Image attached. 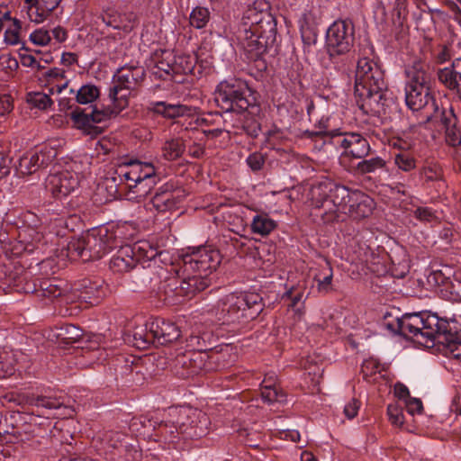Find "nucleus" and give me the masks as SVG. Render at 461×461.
Returning <instances> with one entry per match:
<instances>
[{"label": "nucleus", "instance_id": "nucleus-1", "mask_svg": "<svg viewBox=\"0 0 461 461\" xmlns=\"http://www.w3.org/2000/svg\"><path fill=\"white\" fill-rule=\"evenodd\" d=\"M315 214L324 223L343 221L348 215L361 220L372 214L374 200L360 190H351L345 185L321 183L312 189Z\"/></svg>", "mask_w": 461, "mask_h": 461}, {"label": "nucleus", "instance_id": "nucleus-30", "mask_svg": "<svg viewBox=\"0 0 461 461\" xmlns=\"http://www.w3.org/2000/svg\"><path fill=\"white\" fill-rule=\"evenodd\" d=\"M131 248L133 257L137 259V264L153 260L158 255V248L148 240H139L131 245Z\"/></svg>", "mask_w": 461, "mask_h": 461}, {"label": "nucleus", "instance_id": "nucleus-20", "mask_svg": "<svg viewBox=\"0 0 461 461\" xmlns=\"http://www.w3.org/2000/svg\"><path fill=\"white\" fill-rule=\"evenodd\" d=\"M120 240L119 249L111 258L109 266L113 272L126 273L137 266V259L133 257L131 245H122L123 240Z\"/></svg>", "mask_w": 461, "mask_h": 461}, {"label": "nucleus", "instance_id": "nucleus-21", "mask_svg": "<svg viewBox=\"0 0 461 461\" xmlns=\"http://www.w3.org/2000/svg\"><path fill=\"white\" fill-rule=\"evenodd\" d=\"M52 192L66 196L78 186V174L68 170L52 175L49 178Z\"/></svg>", "mask_w": 461, "mask_h": 461}, {"label": "nucleus", "instance_id": "nucleus-57", "mask_svg": "<svg viewBox=\"0 0 461 461\" xmlns=\"http://www.w3.org/2000/svg\"><path fill=\"white\" fill-rule=\"evenodd\" d=\"M360 402L356 399H351L345 406H344V414L345 416L352 420L354 419L359 411Z\"/></svg>", "mask_w": 461, "mask_h": 461}, {"label": "nucleus", "instance_id": "nucleus-25", "mask_svg": "<svg viewBox=\"0 0 461 461\" xmlns=\"http://www.w3.org/2000/svg\"><path fill=\"white\" fill-rule=\"evenodd\" d=\"M155 67L158 68L156 74L161 77L162 73L170 75L172 73H179L180 68L177 65L176 58L170 50H160L156 52L154 56Z\"/></svg>", "mask_w": 461, "mask_h": 461}, {"label": "nucleus", "instance_id": "nucleus-46", "mask_svg": "<svg viewBox=\"0 0 461 461\" xmlns=\"http://www.w3.org/2000/svg\"><path fill=\"white\" fill-rule=\"evenodd\" d=\"M301 37L305 45L312 46L316 43L317 34L306 23V14L300 20Z\"/></svg>", "mask_w": 461, "mask_h": 461}, {"label": "nucleus", "instance_id": "nucleus-59", "mask_svg": "<svg viewBox=\"0 0 461 461\" xmlns=\"http://www.w3.org/2000/svg\"><path fill=\"white\" fill-rule=\"evenodd\" d=\"M264 162V158L259 153H253L247 158L249 167L254 171L259 170L263 167Z\"/></svg>", "mask_w": 461, "mask_h": 461}, {"label": "nucleus", "instance_id": "nucleus-43", "mask_svg": "<svg viewBox=\"0 0 461 461\" xmlns=\"http://www.w3.org/2000/svg\"><path fill=\"white\" fill-rule=\"evenodd\" d=\"M6 23L9 25L5 32V41L11 45L17 44L20 41L21 22L11 17V21H6Z\"/></svg>", "mask_w": 461, "mask_h": 461}, {"label": "nucleus", "instance_id": "nucleus-13", "mask_svg": "<svg viewBox=\"0 0 461 461\" xmlns=\"http://www.w3.org/2000/svg\"><path fill=\"white\" fill-rule=\"evenodd\" d=\"M355 27L350 20L334 21L326 32V48L330 57L348 53L354 46Z\"/></svg>", "mask_w": 461, "mask_h": 461}, {"label": "nucleus", "instance_id": "nucleus-40", "mask_svg": "<svg viewBox=\"0 0 461 461\" xmlns=\"http://www.w3.org/2000/svg\"><path fill=\"white\" fill-rule=\"evenodd\" d=\"M161 149L166 159L175 160L183 154L184 145L180 139H169L164 142Z\"/></svg>", "mask_w": 461, "mask_h": 461}, {"label": "nucleus", "instance_id": "nucleus-42", "mask_svg": "<svg viewBox=\"0 0 461 461\" xmlns=\"http://www.w3.org/2000/svg\"><path fill=\"white\" fill-rule=\"evenodd\" d=\"M210 20V11L206 7L196 6L190 14V24L196 29L204 28Z\"/></svg>", "mask_w": 461, "mask_h": 461}, {"label": "nucleus", "instance_id": "nucleus-45", "mask_svg": "<svg viewBox=\"0 0 461 461\" xmlns=\"http://www.w3.org/2000/svg\"><path fill=\"white\" fill-rule=\"evenodd\" d=\"M264 13L259 11L257 6L249 5L243 14L245 24H249V28H257V25L263 20Z\"/></svg>", "mask_w": 461, "mask_h": 461}, {"label": "nucleus", "instance_id": "nucleus-6", "mask_svg": "<svg viewBox=\"0 0 461 461\" xmlns=\"http://www.w3.org/2000/svg\"><path fill=\"white\" fill-rule=\"evenodd\" d=\"M386 85L380 67L367 58L359 59L355 75V95L366 113H380Z\"/></svg>", "mask_w": 461, "mask_h": 461}, {"label": "nucleus", "instance_id": "nucleus-23", "mask_svg": "<svg viewBox=\"0 0 461 461\" xmlns=\"http://www.w3.org/2000/svg\"><path fill=\"white\" fill-rule=\"evenodd\" d=\"M150 109L167 119L190 116L194 113V109L191 106L181 104H167L166 102L151 103Z\"/></svg>", "mask_w": 461, "mask_h": 461}, {"label": "nucleus", "instance_id": "nucleus-41", "mask_svg": "<svg viewBox=\"0 0 461 461\" xmlns=\"http://www.w3.org/2000/svg\"><path fill=\"white\" fill-rule=\"evenodd\" d=\"M385 166V161L381 157H374L359 161L356 166L357 174L366 175L375 173Z\"/></svg>", "mask_w": 461, "mask_h": 461}, {"label": "nucleus", "instance_id": "nucleus-36", "mask_svg": "<svg viewBox=\"0 0 461 461\" xmlns=\"http://www.w3.org/2000/svg\"><path fill=\"white\" fill-rule=\"evenodd\" d=\"M69 92L76 95V100L80 104H91L100 95L99 89L93 84L83 85L77 91L71 88Z\"/></svg>", "mask_w": 461, "mask_h": 461}, {"label": "nucleus", "instance_id": "nucleus-58", "mask_svg": "<svg viewBox=\"0 0 461 461\" xmlns=\"http://www.w3.org/2000/svg\"><path fill=\"white\" fill-rule=\"evenodd\" d=\"M407 411L411 415H414L415 413H420L422 411V402L418 398H408L406 402H404Z\"/></svg>", "mask_w": 461, "mask_h": 461}, {"label": "nucleus", "instance_id": "nucleus-2", "mask_svg": "<svg viewBox=\"0 0 461 461\" xmlns=\"http://www.w3.org/2000/svg\"><path fill=\"white\" fill-rule=\"evenodd\" d=\"M221 259L219 250L210 246L189 249L171 267L170 272L176 276L170 280L168 287L178 296L204 290L210 284L209 276L219 267Z\"/></svg>", "mask_w": 461, "mask_h": 461}, {"label": "nucleus", "instance_id": "nucleus-37", "mask_svg": "<svg viewBox=\"0 0 461 461\" xmlns=\"http://www.w3.org/2000/svg\"><path fill=\"white\" fill-rule=\"evenodd\" d=\"M105 294L106 288L103 285L89 283L80 293L79 298L90 304H96Z\"/></svg>", "mask_w": 461, "mask_h": 461}, {"label": "nucleus", "instance_id": "nucleus-7", "mask_svg": "<svg viewBox=\"0 0 461 461\" xmlns=\"http://www.w3.org/2000/svg\"><path fill=\"white\" fill-rule=\"evenodd\" d=\"M263 310L258 294L234 292L223 296L217 303L216 317L223 324L253 320Z\"/></svg>", "mask_w": 461, "mask_h": 461}, {"label": "nucleus", "instance_id": "nucleus-53", "mask_svg": "<svg viewBox=\"0 0 461 461\" xmlns=\"http://www.w3.org/2000/svg\"><path fill=\"white\" fill-rule=\"evenodd\" d=\"M387 413L391 422L397 427L403 424V413L401 408L395 404H390L387 408Z\"/></svg>", "mask_w": 461, "mask_h": 461}, {"label": "nucleus", "instance_id": "nucleus-61", "mask_svg": "<svg viewBox=\"0 0 461 461\" xmlns=\"http://www.w3.org/2000/svg\"><path fill=\"white\" fill-rule=\"evenodd\" d=\"M447 350L449 357L457 359L461 362V341L449 342Z\"/></svg>", "mask_w": 461, "mask_h": 461}, {"label": "nucleus", "instance_id": "nucleus-39", "mask_svg": "<svg viewBox=\"0 0 461 461\" xmlns=\"http://www.w3.org/2000/svg\"><path fill=\"white\" fill-rule=\"evenodd\" d=\"M84 241L83 234L79 238L71 240L67 245V257L72 260L79 258L83 260H88Z\"/></svg>", "mask_w": 461, "mask_h": 461}, {"label": "nucleus", "instance_id": "nucleus-27", "mask_svg": "<svg viewBox=\"0 0 461 461\" xmlns=\"http://www.w3.org/2000/svg\"><path fill=\"white\" fill-rule=\"evenodd\" d=\"M277 227V222L266 212H259L253 216L250 229L254 234L266 237Z\"/></svg>", "mask_w": 461, "mask_h": 461}, {"label": "nucleus", "instance_id": "nucleus-9", "mask_svg": "<svg viewBox=\"0 0 461 461\" xmlns=\"http://www.w3.org/2000/svg\"><path fill=\"white\" fill-rule=\"evenodd\" d=\"M127 228V223H118L92 229L84 233L88 260L102 258L111 249L118 247L120 240L128 239L124 231Z\"/></svg>", "mask_w": 461, "mask_h": 461}, {"label": "nucleus", "instance_id": "nucleus-47", "mask_svg": "<svg viewBox=\"0 0 461 461\" xmlns=\"http://www.w3.org/2000/svg\"><path fill=\"white\" fill-rule=\"evenodd\" d=\"M185 348L188 353L205 352L207 350L204 337L199 335H191L185 341Z\"/></svg>", "mask_w": 461, "mask_h": 461}, {"label": "nucleus", "instance_id": "nucleus-62", "mask_svg": "<svg viewBox=\"0 0 461 461\" xmlns=\"http://www.w3.org/2000/svg\"><path fill=\"white\" fill-rule=\"evenodd\" d=\"M13 110V102L10 95H0V116H5Z\"/></svg>", "mask_w": 461, "mask_h": 461}, {"label": "nucleus", "instance_id": "nucleus-34", "mask_svg": "<svg viewBox=\"0 0 461 461\" xmlns=\"http://www.w3.org/2000/svg\"><path fill=\"white\" fill-rule=\"evenodd\" d=\"M455 271L449 266H442L438 269L433 270L428 276L429 283H433L435 285H442L447 291H449L451 281Z\"/></svg>", "mask_w": 461, "mask_h": 461}, {"label": "nucleus", "instance_id": "nucleus-26", "mask_svg": "<svg viewBox=\"0 0 461 461\" xmlns=\"http://www.w3.org/2000/svg\"><path fill=\"white\" fill-rule=\"evenodd\" d=\"M206 357L205 352H192L179 357L177 362L187 369L188 375H194L206 367Z\"/></svg>", "mask_w": 461, "mask_h": 461}, {"label": "nucleus", "instance_id": "nucleus-17", "mask_svg": "<svg viewBox=\"0 0 461 461\" xmlns=\"http://www.w3.org/2000/svg\"><path fill=\"white\" fill-rule=\"evenodd\" d=\"M103 445L106 452L113 455L123 456L127 461L136 460L140 456L139 451L134 446L125 442V436L119 431H108L103 437Z\"/></svg>", "mask_w": 461, "mask_h": 461}, {"label": "nucleus", "instance_id": "nucleus-64", "mask_svg": "<svg viewBox=\"0 0 461 461\" xmlns=\"http://www.w3.org/2000/svg\"><path fill=\"white\" fill-rule=\"evenodd\" d=\"M394 394L397 398L402 400L403 402H406L408 398H411L408 387L401 383L395 384Z\"/></svg>", "mask_w": 461, "mask_h": 461}, {"label": "nucleus", "instance_id": "nucleus-60", "mask_svg": "<svg viewBox=\"0 0 461 461\" xmlns=\"http://www.w3.org/2000/svg\"><path fill=\"white\" fill-rule=\"evenodd\" d=\"M422 175L428 181H436L441 177L440 168L437 166H429L424 167Z\"/></svg>", "mask_w": 461, "mask_h": 461}, {"label": "nucleus", "instance_id": "nucleus-8", "mask_svg": "<svg viewBox=\"0 0 461 461\" xmlns=\"http://www.w3.org/2000/svg\"><path fill=\"white\" fill-rule=\"evenodd\" d=\"M144 74L143 68L135 65H124L116 70L109 91L113 113L118 114L128 106L130 94L140 85Z\"/></svg>", "mask_w": 461, "mask_h": 461}, {"label": "nucleus", "instance_id": "nucleus-15", "mask_svg": "<svg viewBox=\"0 0 461 461\" xmlns=\"http://www.w3.org/2000/svg\"><path fill=\"white\" fill-rule=\"evenodd\" d=\"M111 115H116L113 113V107L108 110L92 109L91 111L77 108L70 113V119L73 126L87 135H96L99 133L97 123L108 119Z\"/></svg>", "mask_w": 461, "mask_h": 461}, {"label": "nucleus", "instance_id": "nucleus-38", "mask_svg": "<svg viewBox=\"0 0 461 461\" xmlns=\"http://www.w3.org/2000/svg\"><path fill=\"white\" fill-rule=\"evenodd\" d=\"M261 397L264 402L267 403L272 402H285V395L283 391L279 390L276 384L272 383H268V381L264 379Z\"/></svg>", "mask_w": 461, "mask_h": 461}, {"label": "nucleus", "instance_id": "nucleus-49", "mask_svg": "<svg viewBox=\"0 0 461 461\" xmlns=\"http://www.w3.org/2000/svg\"><path fill=\"white\" fill-rule=\"evenodd\" d=\"M294 287H290L283 295V298H290L291 299V304L290 306L293 307L295 311V312L299 315L303 313L301 307H297L299 303L302 305L304 303L303 299V292H298L295 294H294Z\"/></svg>", "mask_w": 461, "mask_h": 461}, {"label": "nucleus", "instance_id": "nucleus-44", "mask_svg": "<svg viewBox=\"0 0 461 461\" xmlns=\"http://www.w3.org/2000/svg\"><path fill=\"white\" fill-rule=\"evenodd\" d=\"M333 277V271L329 262H325V269L323 275L319 274L314 276L318 283V290L321 293H328L330 290V285Z\"/></svg>", "mask_w": 461, "mask_h": 461}, {"label": "nucleus", "instance_id": "nucleus-4", "mask_svg": "<svg viewBox=\"0 0 461 461\" xmlns=\"http://www.w3.org/2000/svg\"><path fill=\"white\" fill-rule=\"evenodd\" d=\"M381 325L394 334L404 337H420L426 346H432L438 336L448 332L449 323L436 313L420 312L400 315L399 310L393 309L383 313Z\"/></svg>", "mask_w": 461, "mask_h": 461}, {"label": "nucleus", "instance_id": "nucleus-55", "mask_svg": "<svg viewBox=\"0 0 461 461\" xmlns=\"http://www.w3.org/2000/svg\"><path fill=\"white\" fill-rule=\"evenodd\" d=\"M448 292L461 301V270L455 271Z\"/></svg>", "mask_w": 461, "mask_h": 461}, {"label": "nucleus", "instance_id": "nucleus-12", "mask_svg": "<svg viewBox=\"0 0 461 461\" xmlns=\"http://www.w3.org/2000/svg\"><path fill=\"white\" fill-rule=\"evenodd\" d=\"M51 59L52 57L50 53L41 56L40 51L31 50V80H37L40 86H51L49 88L50 94H53L55 90L57 93H60L67 87L68 82L58 83L60 78H63L64 72L58 68L48 67L47 64Z\"/></svg>", "mask_w": 461, "mask_h": 461}, {"label": "nucleus", "instance_id": "nucleus-48", "mask_svg": "<svg viewBox=\"0 0 461 461\" xmlns=\"http://www.w3.org/2000/svg\"><path fill=\"white\" fill-rule=\"evenodd\" d=\"M52 101L48 94L40 92H31V107H36L41 110H46L50 107Z\"/></svg>", "mask_w": 461, "mask_h": 461}, {"label": "nucleus", "instance_id": "nucleus-56", "mask_svg": "<svg viewBox=\"0 0 461 461\" xmlns=\"http://www.w3.org/2000/svg\"><path fill=\"white\" fill-rule=\"evenodd\" d=\"M415 218L421 221H432L436 216L434 212L428 207H419L413 212Z\"/></svg>", "mask_w": 461, "mask_h": 461}, {"label": "nucleus", "instance_id": "nucleus-5", "mask_svg": "<svg viewBox=\"0 0 461 461\" xmlns=\"http://www.w3.org/2000/svg\"><path fill=\"white\" fill-rule=\"evenodd\" d=\"M169 420L155 424V435L166 442H175L183 438H197L208 432L210 420L200 410L188 406L171 407L168 410Z\"/></svg>", "mask_w": 461, "mask_h": 461}, {"label": "nucleus", "instance_id": "nucleus-35", "mask_svg": "<svg viewBox=\"0 0 461 461\" xmlns=\"http://www.w3.org/2000/svg\"><path fill=\"white\" fill-rule=\"evenodd\" d=\"M132 344L140 349L147 348L150 344H155L154 336L151 335L150 321L145 327H137L132 333Z\"/></svg>", "mask_w": 461, "mask_h": 461}, {"label": "nucleus", "instance_id": "nucleus-32", "mask_svg": "<svg viewBox=\"0 0 461 461\" xmlns=\"http://www.w3.org/2000/svg\"><path fill=\"white\" fill-rule=\"evenodd\" d=\"M156 420L148 415H141L131 419L129 428L138 436L150 437V433L155 429Z\"/></svg>", "mask_w": 461, "mask_h": 461}, {"label": "nucleus", "instance_id": "nucleus-54", "mask_svg": "<svg viewBox=\"0 0 461 461\" xmlns=\"http://www.w3.org/2000/svg\"><path fill=\"white\" fill-rule=\"evenodd\" d=\"M102 21L106 26L113 29H121L122 27L120 16L114 11H106L102 16Z\"/></svg>", "mask_w": 461, "mask_h": 461}, {"label": "nucleus", "instance_id": "nucleus-29", "mask_svg": "<svg viewBox=\"0 0 461 461\" xmlns=\"http://www.w3.org/2000/svg\"><path fill=\"white\" fill-rule=\"evenodd\" d=\"M407 77L405 86H428L429 75L425 71L422 64L416 62L413 65L407 67L405 69Z\"/></svg>", "mask_w": 461, "mask_h": 461}, {"label": "nucleus", "instance_id": "nucleus-22", "mask_svg": "<svg viewBox=\"0 0 461 461\" xmlns=\"http://www.w3.org/2000/svg\"><path fill=\"white\" fill-rule=\"evenodd\" d=\"M438 78L450 91L461 95V59L438 71Z\"/></svg>", "mask_w": 461, "mask_h": 461}, {"label": "nucleus", "instance_id": "nucleus-52", "mask_svg": "<svg viewBox=\"0 0 461 461\" xmlns=\"http://www.w3.org/2000/svg\"><path fill=\"white\" fill-rule=\"evenodd\" d=\"M240 437L250 447H258L261 442V433L257 431L250 433L247 429H243L240 432Z\"/></svg>", "mask_w": 461, "mask_h": 461}, {"label": "nucleus", "instance_id": "nucleus-10", "mask_svg": "<svg viewBox=\"0 0 461 461\" xmlns=\"http://www.w3.org/2000/svg\"><path fill=\"white\" fill-rule=\"evenodd\" d=\"M73 411L58 399L46 396L31 397V426L43 428L46 432L52 426L50 419L71 417Z\"/></svg>", "mask_w": 461, "mask_h": 461}, {"label": "nucleus", "instance_id": "nucleus-16", "mask_svg": "<svg viewBox=\"0 0 461 461\" xmlns=\"http://www.w3.org/2000/svg\"><path fill=\"white\" fill-rule=\"evenodd\" d=\"M405 103L412 111L425 109L428 117L438 110V105L429 86H405Z\"/></svg>", "mask_w": 461, "mask_h": 461}, {"label": "nucleus", "instance_id": "nucleus-33", "mask_svg": "<svg viewBox=\"0 0 461 461\" xmlns=\"http://www.w3.org/2000/svg\"><path fill=\"white\" fill-rule=\"evenodd\" d=\"M394 166L402 172H411L417 167L418 160L413 151L393 152Z\"/></svg>", "mask_w": 461, "mask_h": 461}, {"label": "nucleus", "instance_id": "nucleus-18", "mask_svg": "<svg viewBox=\"0 0 461 461\" xmlns=\"http://www.w3.org/2000/svg\"><path fill=\"white\" fill-rule=\"evenodd\" d=\"M258 28L244 29L238 35V41L250 60H257L267 51V41L261 35H258Z\"/></svg>", "mask_w": 461, "mask_h": 461}, {"label": "nucleus", "instance_id": "nucleus-3", "mask_svg": "<svg viewBox=\"0 0 461 461\" xmlns=\"http://www.w3.org/2000/svg\"><path fill=\"white\" fill-rule=\"evenodd\" d=\"M153 164L134 159H123L115 170L99 185L107 192L106 200L124 194L129 201L140 202L157 184Z\"/></svg>", "mask_w": 461, "mask_h": 461}, {"label": "nucleus", "instance_id": "nucleus-14", "mask_svg": "<svg viewBox=\"0 0 461 461\" xmlns=\"http://www.w3.org/2000/svg\"><path fill=\"white\" fill-rule=\"evenodd\" d=\"M332 144L340 149L341 155L354 158L366 157L371 149L368 140L357 132H340L332 135Z\"/></svg>", "mask_w": 461, "mask_h": 461}, {"label": "nucleus", "instance_id": "nucleus-63", "mask_svg": "<svg viewBox=\"0 0 461 461\" xmlns=\"http://www.w3.org/2000/svg\"><path fill=\"white\" fill-rule=\"evenodd\" d=\"M169 198L162 195H157L151 201L152 206L156 208L157 211L162 212L169 208Z\"/></svg>", "mask_w": 461, "mask_h": 461}, {"label": "nucleus", "instance_id": "nucleus-51", "mask_svg": "<svg viewBox=\"0 0 461 461\" xmlns=\"http://www.w3.org/2000/svg\"><path fill=\"white\" fill-rule=\"evenodd\" d=\"M414 146L415 140L404 135L393 140V147L395 149L394 152L412 151Z\"/></svg>", "mask_w": 461, "mask_h": 461}, {"label": "nucleus", "instance_id": "nucleus-31", "mask_svg": "<svg viewBox=\"0 0 461 461\" xmlns=\"http://www.w3.org/2000/svg\"><path fill=\"white\" fill-rule=\"evenodd\" d=\"M444 124L446 127V142L452 147H457L461 144V132L456 127V117L452 110L448 115L444 116Z\"/></svg>", "mask_w": 461, "mask_h": 461}, {"label": "nucleus", "instance_id": "nucleus-11", "mask_svg": "<svg viewBox=\"0 0 461 461\" xmlns=\"http://www.w3.org/2000/svg\"><path fill=\"white\" fill-rule=\"evenodd\" d=\"M249 88L248 84L237 77H230L219 83L215 89L214 99L225 112L245 111L249 106L247 99Z\"/></svg>", "mask_w": 461, "mask_h": 461}, {"label": "nucleus", "instance_id": "nucleus-19", "mask_svg": "<svg viewBox=\"0 0 461 461\" xmlns=\"http://www.w3.org/2000/svg\"><path fill=\"white\" fill-rule=\"evenodd\" d=\"M151 335L155 344L165 345L176 340L180 337L179 328L173 322L157 319L150 321Z\"/></svg>", "mask_w": 461, "mask_h": 461}, {"label": "nucleus", "instance_id": "nucleus-50", "mask_svg": "<svg viewBox=\"0 0 461 461\" xmlns=\"http://www.w3.org/2000/svg\"><path fill=\"white\" fill-rule=\"evenodd\" d=\"M50 31L44 27L31 32V42L36 45L45 46L50 41Z\"/></svg>", "mask_w": 461, "mask_h": 461}, {"label": "nucleus", "instance_id": "nucleus-24", "mask_svg": "<svg viewBox=\"0 0 461 461\" xmlns=\"http://www.w3.org/2000/svg\"><path fill=\"white\" fill-rule=\"evenodd\" d=\"M83 335V331L73 324H64L56 327L49 332L48 339L56 340L59 343L70 344L77 341Z\"/></svg>", "mask_w": 461, "mask_h": 461}, {"label": "nucleus", "instance_id": "nucleus-28", "mask_svg": "<svg viewBox=\"0 0 461 461\" xmlns=\"http://www.w3.org/2000/svg\"><path fill=\"white\" fill-rule=\"evenodd\" d=\"M60 1L61 0H34L31 6V22L36 23L44 22Z\"/></svg>", "mask_w": 461, "mask_h": 461}]
</instances>
